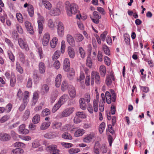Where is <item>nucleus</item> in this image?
<instances>
[{"instance_id": "nucleus-43", "label": "nucleus", "mask_w": 154, "mask_h": 154, "mask_svg": "<svg viewBox=\"0 0 154 154\" xmlns=\"http://www.w3.org/2000/svg\"><path fill=\"white\" fill-rule=\"evenodd\" d=\"M48 26L51 29L53 30L55 27V24L52 20L49 19L48 21Z\"/></svg>"}, {"instance_id": "nucleus-44", "label": "nucleus", "mask_w": 154, "mask_h": 154, "mask_svg": "<svg viewBox=\"0 0 154 154\" xmlns=\"http://www.w3.org/2000/svg\"><path fill=\"white\" fill-rule=\"evenodd\" d=\"M62 137L63 138L66 139L71 140L72 139V137L70 134L67 132L63 133L62 135Z\"/></svg>"}, {"instance_id": "nucleus-1", "label": "nucleus", "mask_w": 154, "mask_h": 154, "mask_svg": "<svg viewBox=\"0 0 154 154\" xmlns=\"http://www.w3.org/2000/svg\"><path fill=\"white\" fill-rule=\"evenodd\" d=\"M66 8L67 14L69 16H71L72 14H75L79 12L78 5L74 3L66 4Z\"/></svg>"}, {"instance_id": "nucleus-54", "label": "nucleus", "mask_w": 154, "mask_h": 154, "mask_svg": "<svg viewBox=\"0 0 154 154\" xmlns=\"http://www.w3.org/2000/svg\"><path fill=\"white\" fill-rule=\"evenodd\" d=\"M85 76L83 72H81L79 76V79L78 80L80 82L81 84H82L84 83V80L85 78Z\"/></svg>"}, {"instance_id": "nucleus-48", "label": "nucleus", "mask_w": 154, "mask_h": 154, "mask_svg": "<svg viewBox=\"0 0 154 154\" xmlns=\"http://www.w3.org/2000/svg\"><path fill=\"white\" fill-rule=\"evenodd\" d=\"M49 90V88L48 86L46 84L43 85L42 87L41 91L42 93H45L48 92Z\"/></svg>"}, {"instance_id": "nucleus-3", "label": "nucleus", "mask_w": 154, "mask_h": 154, "mask_svg": "<svg viewBox=\"0 0 154 154\" xmlns=\"http://www.w3.org/2000/svg\"><path fill=\"white\" fill-rule=\"evenodd\" d=\"M98 98V96H97L96 97L97 100H94L93 107L90 104L88 105V110L89 112L91 114L93 112L94 110L95 112H97L98 111V100L97 99Z\"/></svg>"}, {"instance_id": "nucleus-21", "label": "nucleus", "mask_w": 154, "mask_h": 154, "mask_svg": "<svg viewBox=\"0 0 154 154\" xmlns=\"http://www.w3.org/2000/svg\"><path fill=\"white\" fill-rule=\"evenodd\" d=\"M62 75L60 74H58L56 77L55 83L56 86L57 87H59L60 86L61 82Z\"/></svg>"}, {"instance_id": "nucleus-31", "label": "nucleus", "mask_w": 154, "mask_h": 154, "mask_svg": "<svg viewBox=\"0 0 154 154\" xmlns=\"http://www.w3.org/2000/svg\"><path fill=\"white\" fill-rule=\"evenodd\" d=\"M40 117L39 115L36 114L33 117L32 119V122L34 124H36L38 123L40 121Z\"/></svg>"}, {"instance_id": "nucleus-32", "label": "nucleus", "mask_w": 154, "mask_h": 154, "mask_svg": "<svg viewBox=\"0 0 154 154\" xmlns=\"http://www.w3.org/2000/svg\"><path fill=\"white\" fill-rule=\"evenodd\" d=\"M62 105L58 101L53 106L51 110L53 113L55 112L60 108Z\"/></svg>"}, {"instance_id": "nucleus-13", "label": "nucleus", "mask_w": 154, "mask_h": 154, "mask_svg": "<svg viewBox=\"0 0 154 154\" xmlns=\"http://www.w3.org/2000/svg\"><path fill=\"white\" fill-rule=\"evenodd\" d=\"M50 38V34L48 32L45 34L43 36L42 43L43 46H47L49 42Z\"/></svg>"}, {"instance_id": "nucleus-24", "label": "nucleus", "mask_w": 154, "mask_h": 154, "mask_svg": "<svg viewBox=\"0 0 154 154\" xmlns=\"http://www.w3.org/2000/svg\"><path fill=\"white\" fill-rule=\"evenodd\" d=\"M85 133V131L83 129L79 128L74 133V136L78 137L82 136Z\"/></svg>"}, {"instance_id": "nucleus-25", "label": "nucleus", "mask_w": 154, "mask_h": 154, "mask_svg": "<svg viewBox=\"0 0 154 154\" xmlns=\"http://www.w3.org/2000/svg\"><path fill=\"white\" fill-rule=\"evenodd\" d=\"M74 37L77 42H80L84 39L83 35L80 33L75 34L74 35Z\"/></svg>"}, {"instance_id": "nucleus-50", "label": "nucleus", "mask_w": 154, "mask_h": 154, "mask_svg": "<svg viewBox=\"0 0 154 154\" xmlns=\"http://www.w3.org/2000/svg\"><path fill=\"white\" fill-rule=\"evenodd\" d=\"M30 114V111L29 110L27 109L26 110L23 117V120H26L29 117Z\"/></svg>"}, {"instance_id": "nucleus-38", "label": "nucleus", "mask_w": 154, "mask_h": 154, "mask_svg": "<svg viewBox=\"0 0 154 154\" xmlns=\"http://www.w3.org/2000/svg\"><path fill=\"white\" fill-rule=\"evenodd\" d=\"M41 146L40 140L37 139L34 140L32 143V147L34 148H36Z\"/></svg>"}, {"instance_id": "nucleus-28", "label": "nucleus", "mask_w": 154, "mask_h": 154, "mask_svg": "<svg viewBox=\"0 0 154 154\" xmlns=\"http://www.w3.org/2000/svg\"><path fill=\"white\" fill-rule=\"evenodd\" d=\"M79 103L80 108L83 110L86 109V104L85 100L83 98H81L79 100Z\"/></svg>"}, {"instance_id": "nucleus-9", "label": "nucleus", "mask_w": 154, "mask_h": 154, "mask_svg": "<svg viewBox=\"0 0 154 154\" xmlns=\"http://www.w3.org/2000/svg\"><path fill=\"white\" fill-rule=\"evenodd\" d=\"M24 26L27 31L31 35L34 33V31L32 24L28 21H26L24 22Z\"/></svg>"}, {"instance_id": "nucleus-45", "label": "nucleus", "mask_w": 154, "mask_h": 154, "mask_svg": "<svg viewBox=\"0 0 154 154\" xmlns=\"http://www.w3.org/2000/svg\"><path fill=\"white\" fill-rule=\"evenodd\" d=\"M74 75L75 73L74 69L72 68L71 69L68 74V77L70 80H72L73 79Z\"/></svg>"}, {"instance_id": "nucleus-64", "label": "nucleus", "mask_w": 154, "mask_h": 154, "mask_svg": "<svg viewBox=\"0 0 154 154\" xmlns=\"http://www.w3.org/2000/svg\"><path fill=\"white\" fill-rule=\"evenodd\" d=\"M15 26L16 29L19 33L21 34L23 33V30L20 24H16Z\"/></svg>"}, {"instance_id": "nucleus-11", "label": "nucleus", "mask_w": 154, "mask_h": 154, "mask_svg": "<svg viewBox=\"0 0 154 154\" xmlns=\"http://www.w3.org/2000/svg\"><path fill=\"white\" fill-rule=\"evenodd\" d=\"M93 16L91 17L92 21L95 23L98 24L99 22V19L101 18V16L96 11H94L93 14Z\"/></svg>"}, {"instance_id": "nucleus-15", "label": "nucleus", "mask_w": 154, "mask_h": 154, "mask_svg": "<svg viewBox=\"0 0 154 154\" xmlns=\"http://www.w3.org/2000/svg\"><path fill=\"white\" fill-rule=\"evenodd\" d=\"M50 150L51 154H60L59 150L57 149V146L56 145H51L48 147Z\"/></svg>"}, {"instance_id": "nucleus-29", "label": "nucleus", "mask_w": 154, "mask_h": 154, "mask_svg": "<svg viewBox=\"0 0 154 154\" xmlns=\"http://www.w3.org/2000/svg\"><path fill=\"white\" fill-rule=\"evenodd\" d=\"M44 137L47 139H53L56 137L55 135L51 132L45 133L44 135Z\"/></svg>"}, {"instance_id": "nucleus-41", "label": "nucleus", "mask_w": 154, "mask_h": 154, "mask_svg": "<svg viewBox=\"0 0 154 154\" xmlns=\"http://www.w3.org/2000/svg\"><path fill=\"white\" fill-rule=\"evenodd\" d=\"M20 60L22 63L25 64L26 66H28L29 63L28 61L24 58V55L22 54L20 55Z\"/></svg>"}, {"instance_id": "nucleus-63", "label": "nucleus", "mask_w": 154, "mask_h": 154, "mask_svg": "<svg viewBox=\"0 0 154 154\" xmlns=\"http://www.w3.org/2000/svg\"><path fill=\"white\" fill-rule=\"evenodd\" d=\"M10 116L9 115H5L3 116L0 119V122L1 123L5 122L9 119Z\"/></svg>"}, {"instance_id": "nucleus-26", "label": "nucleus", "mask_w": 154, "mask_h": 154, "mask_svg": "<svg viewBox=\"0 0 154 154\" xmlns=\"http://www.w3.org/2000/svg\"><path fill=\"white\" fill-rule=\"evenodd\" d=\"M58 42V39L56 37H54L50 41V44L51 48H54L56 46Z\"/></svg>"}, {"instance_id": "nucleus-22", "label": "nucleus", "mask_w": 154, "mask_h": 154, "mask_svg": "<svg viewBox=\"0 0 154 154\" xmlns=\"http://www.w3.org/2000/svg\"><path fill=\"white\" fill-rule=\"evenodd\" d=\"M42 3L47 9L50 10L52 8V5L47 0H42Z\"/></svg>"}, {"instance_id": "nucleus-55", "label": "nucleus", "mask_w": 154, "mask_h": 154, "mask_svg": "<svg viewBox=\"0 0 154 154\" xmlns=\"http://www.w3.org/2000/svg\"><path fill=\"white\" fill-rule=\"evenodd\" d=\"M5 41L7 44L8 46L10 47L12 49L14 48V46L10 39L7 38H5Z\"/></svg>"}, {"instance_id": "nucleus-60", "label": "nucleus", "mask_w": 154, "mask_h": 154, "mask_svg": "<svg viewBox=\"0 0 154 154\" xmlns=\"http://www.w3.org/2000/svg\"><path fill=\"white\" fill-rule=\"evenodd\" d=\"M105 124L104 122H102L99 126V131L100 134L102 133L104 131L105 128Z\"/></svg>"}, {"instance_id": "nucleus-12", "label": "nucleus", "mask_w": 154, "mask_h": 154, "mask_svg": "<svg viewBox=\"0 0 154 154\" xmlns=\"http://www.w3.org/2000/svg\"><path fill=\"white\" fill-rule=\"evenodd\" d=\"M94 137L95 134L93 133L88 134L84 137L83 141L84 142L86 143H90L92 141Z\"/></svg>"}, {"instance_id": "nucleus-18", "label": "nucleus", "mask_w": 154, "mask_h": 154, "mask_svg": "<svg viewBox=\"0 0 154 154\" xmlns=\"http://www.w3.org/2000/svg\"><path fill=\"white\" fill-rule=\"evenodd\" d=\"M25 125L22 124L21 125L19 128V133L21 134H27L29 133V130L25 129Z\"/></svg>"}, {"instance_id": "nucleus-36", "label": "nucleus", "mask_w": 154, "mask_h": 154, "mask_svg": "<svg viewBox=\"0 0 154 154\" xmlns=\"http://www.w3.org/2000/svg\"><path fill=\"white\" fill-rule=\"evenodd\" d=\"M69 93L70 97L71 98H74L76 95V90L75 88L72 87L70 89L69 91Z\"/></svg>"}, {"instance_id": "nucleus-39", "label": "nucleus", "mask_w": 154, "mask_h": 154, "mask_svg": "<svg viewBox=\"0 0 154 154\" xmlns=\"http://www.w3.org/2000/svg\"><path fill=\"white\" fill-rule=\"evenodd\" d=\"M7 54L11 62H14L15 61V57L12 52L10 50H8L7 51Z\"/></svg>"}, {"instance_id": "nucleus-35", "label": "nucleus", "mask_w": 154, "mask_h": 154, "mask_svg": "<svg viewBox=\"0 0 154 154\" xmlns=\"http://www.w3.org/2000/svg\"><path fill=\"white\" fill-rule=\"evenodd\" d=\"M39 72L42 74L44 73L45 70V64L43 62H40L39 64Z\"/></svg>"}, {"instance_id": "nucleus-7", "label": "nucleus", "mask_w": 154, "mask_h": 154, "mask_svg": "<svg viewBox=\"0 0 154 154\" xmlns=\"http://www.w3.org/2000/svg\"><path fill=\"white\" fill-rule=\"evenodd\" d=\"M74 108L72 107L66 109L62 112L61 116L63 117H68L74 111Z\"/></svg>"}, {"instance_id": "nucleus-27", "label": "nucleus", "mask_w": 154, "mask_h": 154, "mask_svg": "<svg viewBox=\"0 0 154 154\" xmlns=\"http://www.w3.org/2000/svg\"><path fill=\"white\" fill-rule=\"evenodd\" d=\"M68 53L69 57L73 58L75 55V53L74 49L71 47H69L68 48Z\"/></svg>"}, {"instance_id": "nucleus-47", "label": "nucleus", "mask_w": 154, "mask_h": 154, "mask_svg": "<svg viewBox=\"0 0 154 154\" xmlns=\"http://www.w3.org/2000/svg\"><path fill=\"white\" fill-rule=\"evenodd\" d=\"M16 17L18 21L20 23H23V21L22 15L20 13L16 14Z\"/></svg>"}, {"instance_id": "nucleus-52", "label": "nucleus", "mask_w": 154, "mask_h": 154, "mask_svg": "<svg viewBox=\"0 0 154 154\" xmlns=\"http://www.w3.org/2000/svg\"><path fill=\"white\" fill-rule=\"evenodd\" d=\"M68 87L67 83L65 81L63 82L61 85V90L62 91H64L66 90Z\"/></svg>"}, {"instance_id": "nucleus-20", "label": "nucleus", "mask_w": 154, "mask_h": 154, "mask_svg": "<svg viewBox=\"0 0 154 154\" xmlns=\"http://www.w3.org/2000/svg\"><path fill=\"white\" fill-rule=\"evenodd\" d=\"M51 124L50 122H42L41 125L40 129L41 130H45L47 129Z\"/></svg>"}, {"instance_id": "nucleus-19", "label": "nucleus", "mask_w": 154, "mask_h": 154, "mask_svg": "<svg viewBox=\"0 0 154 154\" xmlns=\"http://www.w3.org/2000/svg\"><path fill=\"white\" fill-rule=\"evenodd\" d=\"M11 138L10 136L6 133H0V140L3 141L9 140Z\"/></svg>"}, {"instance_id": "nucleus-33", "label": "nucleus", "mask_w": 154, "mask_h": 154, "mask_svg": "<svg viewBox=\"0 0 154 154\" xmlns=\"http://www.w3.org/2000/svg\"><path fill=\"white\" fill-rule=\"evenodd\" d=\"M99 71L100 75L102 77H104L106 72V68L103 65H101L99 68Z\"/></svg>"}, {"instance_id": "nucleus-10", "label": "nucleus", "mask_w": 154, "mask_h": 154, "mask_svg": "<svg viewBox=\"0 0 154 154\" xmlns=\"http://www.w3.org/2000/svg\"><path fill=\"white\" fill-rule=\"evenodd\" d=\"M115 78L113 73L112 72L109 74L107 75L105 80L106 85L109 86L112 84V82L114 81Z\"/></svg>"}, {"instance_id": "nucleus-4", "label": "nucleus", "mask_w": 154, "mask_h": 154, "mask_svg": "<svg viewBox=\"0 0 154 154\" xmlns=\"http://www.w3.org/2000/svg\"><path fill=\"white\" fill-rule=\"evenodd\" d=\"M91 84L93 85L95 80V83L97 84H100V77L99 73L94 71H92L91 74Z\"/></svg>"}, {"instance_id": "nucleus-8", "label": "nucleus", "mask_w": 154, "mask_h": 154, "mask_svg": "<svg viewBox=\"0 0 154 154\" xmlns=\"http://www.w3.org/2000/svg\"><path fill=\"white\" fill-rule=\"evenodd\" d=\"M18 41L19 45L22 49L26 51L29 50V48L27 44L22 38L18 39Z\"/></svg>"}, {"instance_id": "nucleus-62", "label": "nucleus", "mask_w": 154, "mask_h": 154, "mask_svg": "<svg viewBox=\"0 0 154 154\" xmlns=\"http://www.w3.org/2000/svg\"><path fill=\"white\" fill-rule=\"evenodd\" d=\"M16 69L21 74L23 72V69L18 62H17L16 63Z\"/></svg>"}, {"instance_id": "nucleus-14", "label": "nucleus", "mask_w": 154, "mask_h": 154, "mask_svg": "<svg viewBox=\"0 0 154 154\" xmlns=\"http://www.w3.org/2000/svg\"><path fill=\"white\" fill-rule=\"evenodd\" d=\"M50 15L53 16H57L60 14V11L58 8L55 7L51 8L49 12Z\"/></svg>"}, {"instance_id": "nucleus-40", "label": "nucleus", "mask_w": 154, "mask_h": 154, "mask_svg": "<svg viewBox=\"0 0 154 154\" xmlns=\"http://www.w3.org/2000/svg\"><path fill=\"white\" fill-rule=\"evenodd\" d=\"M28 12L30 17H32L33 16L34 10L33 7L32 5H31L29 6L28 8Z\"/></svg>"}, {"instance_id": "nucleus-6", "label": "nucleus", "mask_w": 154, "mask_h": 154, "mask_svg": "<svg viewBox=\"0 0 154 154\" xmlns=\"http://www.w3.org/2000/svg\"><path fill=\"white\" fill-rule=\"evenodd\" d=\"M64 32V28L63 25L61 22H59L57 25V33L60 37H62Z\"/></svg>"}, {"instance_id": "nucleus-16", "label": "nucleus", "mask_w": 154, "mask_h": 154, "mask_svg": "<svg viewBox=\"0 0 154 154\" xmlns=\"http://www.w3.org/2000/svg\"><path fill=\"white\" fill-rule=\"evenodd\" d=\"M66 38L67 41L68 43L71 46H75V41L72 36L68 34L66 35Z\"/></svg>"}, {"instance_id": "nucleus-53", "label": "nucleus", "mask_w": 154, "mask_h": 154, "mask_svg": "<svg viewBox=\"0 0 154 154\" xmlns=\"http://www.w3.org/2000/svg\"><path fill=\"white\" fill-rule=\"evenodd\" d=\"M42 116H46L50 115L51 114V111L49 109L46 108L42 110Z\"/></svg>"}, {"instance_id": "nucleus-34", "label": "nucleus", "mask_w": 154, "mask_h": 154, "mask_svg": "<svg viewBox=\"0 0 154 154\" xmlns=\"http://www.w3.org/2000/svg\"><path fill=\"white\" fill-rule=\"evenodd\" d=\"M23 152L24 150L23 149L17 148L12 150L11 154H23Z\"/></svg>"}, {"instance_id": "nucleus-46", "label": "nucleus", "mask_w": 154, "mask_h": 154, "mask_svg": "<svg viewBox=\"0 0 154 154\" xmlns=\"http://www.w3.org/2000/svg\"><path fill=\"white\" fill-rule=\"evenodd\" d=\"M35 46L37 49V51L39 54L40 58L41 59L43 57V54L42 48L38 45L35 44Z\"/></svg>"}, {"instance_id": "nucleus-5", "label": "nucleus", "mask_w": 154, "mask_h": 154, "mask_svg": "<svg viewBox=\"0 0 154 154\" xmlns=\"http://www.w3.org/2000/svg\"><path fill=\"white\" fill-rule=\"evenodd\" d=\"M38 32L41 34L43 31V26L42 23L45 22V19L39 13H38Z\"/></svg>"}, {"instance_id": "nucleus-51", "label": "nucleus", "mask_w": 154, "mask_h": 154, "mask_svg": "<svg viewBox=\"0 0 154 154\" xmlns=\"http://www.w3.org/2000/svg\"><path fill=\"white\" fill-rule=\"evenodd\" d=\"M16 81L15 77L14 75H12L11 77L10 82V85L11 87H13L15 86Z\"/></svg>"}, {"instance_id": "nucleus-59", "label": "nucleus", "mask_w": 154, "mask_h": 154, "mask_svg": "<svg viewBox=\"0 0 154 154\" xmlns=\"http://www.w3.org/2000/svg\"><path fill=\"white\" fill-rule=\"evenodd\" d=\"M25 144L23 143L20 142H17L14 144V146L15 147H23Z\"/></svg>"}, {"instance_id": "nucleus-58", "label": "nucleus", "mask_w": 154, "mask_h": 154, "mask_svg": "<svg viewBox=\"0 0 154 154\" xmlns=\"http://www.w3.org/2000/svg\"><path fill=\"white\" fill-rule=\"evenodd\" d=\"M80 151V149L78 148H71L68 150V152L70 154H73L77 153Z\"/></svg>"}, {"instance_id": "nucleus-57", "label": "nucleus", "mask_w": 154, "mask_h": 154, "mask_svg": "<svg viewBox=\"0 0 154 154\" xmlns=\"http://www.w3.org/2000/svg\"><path fill=\"white\" fill-rule=\"evenodd\" d=\"M76 114L79 118L85 119L86 117V115L83 112H76Z\"/></svg>"}, {"instance_id": "nucleus-30", "label": "nucleus", "mask_w": 154, "mask_h": 154, "mask_svg": "<svg viewBox=\"0 0 154 154\" xmlns=\"http://www.w3.org/2000/svg\"><path fill=\"white\" fill-rule=\"evenodd\" d=\"M23 103L27 104L29 100V92L28 91H25L23 93Z\"/></svg>"}, {"instance_id": "nucleus-37", "label": "nucleus", "mask_w": 154, "mask_h": 154, "mask_svg": "<svg viewBox=\"0 0 154 154\" xmlns=\"http://www.w3.org/2000/svg\"><path fill=\"white\" fill-rule=\"evenodd\" d=\"M62 125L61 122L55 121L52 123L51 127L53 129H57L60 127Z\"/></svg>"}, {"instance_id": "nucleus-23", "label": "nucleus", "mask_w": 154, "mask_h": 154, "mask_svg": "<svg viewBox=\"0 0 154 154\" xmlns=\"http://www.w3.org/2000/svg\"><path fill=\"white\" fill-rule=\"evenodd\" d=\"M69 98L68 95L63 94L60 98L58 101L63 105L66 102Z\"/></svg>"}, {"instance_id": "nucleus-17", "label": "nucleus", "mask_w": 154, "mask_h": 154, "mask_svg": "<svg viewBox=\"0 0 154 154\" xmlns=\"http://www.w3.org/2000/svg\"><path fill=\"white\" fill-rule=\"evenodd\" d=\"M75 129L72 125H66L63 126L60 129V130L62 131H69L71 132L74 131Z\"/></svg>"}, {"instance_id": "nucleus-42", "label": "nucleus", "mask_w": 154, "mask_h": 154, "mask_svg": "<svg viewBox=\"0 0 154 154\" xmlns=\"http://www.w3.org/2000/svg\"><path fill=\"white\" fill-rule=\"evenodd\" d=\"M99 145V143L98 142H96L95 143L93 149V152L95 154H100V151L99 148L97 147Z\"/></svg>"}, {"instance_id": "nucleus-56", "label": "nucleus", "mask_w": 154, "mask_h": 154, "mask_svg": "<svg viewBox=\"0 0 154 154\" xmlns=\"http://www.w3.org/2000/svg\"><path fill=\"white\" fill-rule=\"evenodd\" d=\"M60 53L59 51H57L55 52L52 57L53 60H57L60 56Z\"/></svg>"}, {"instance_id": "nucleus-49", "label": "nucleus", "mask_w": 154, "mask_h": 154, "mask_svg": "<svg viewBox=\"0 0 154 154\" xmlns=\"http://www.w3.org/2000/svg\"><path fill=\"white\" fill-rule=\"evenodd\" d=\"M103 50L105 54L109 55L110 54V51L108 47L105 45H103L102 47Z\"/></svg>"}, {"instance_id": "nucleus-2", "label": "nucleus", "mask_w": 154, "mask_h": 154, "mask_svg": "<svg viewBox=\"0 0 154 154\" xmlns=\"http://www.w3.org/2000/svg\"><path fill=\"white\" fill-rule=\"evenodd\" d=\"M105 97L106 102L108 104H110L112 102H114L116 100V93L113 90H111L110 92L106 91Z\"/></svg>"}, {"instance_id": "nucleus-61", "label": "nucleus", "mask_w": 154, "mask_h": 154, "mask_svg": "<svg viewBox=\"0 0 154 154\" xmlns=\"http://www.w3.org/2000/svg\"><path fill=\"white\" fill-rule=\"evenodd\" d=\"M124 37L125 42L127 45H129L130 44V39L129 36L128 34H125Z\"/></svg>"}]
</instances>
